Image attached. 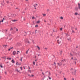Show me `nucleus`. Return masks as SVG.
<instances>
[{
	"instance_id": "9",
	"label": "nucleus",
	"mask_w": 80,
	"mask_h": 80,
	"mask_svg": "<svg viewBox=\"0 0 80 80\" xmlns=\"http://www.w3.org/2000/svg\"><path fill=\"white\" fill-rule=\"evenodd\" d=\"M78 7L79 9H80V3H78Z\"/></svg>"
},
{
	"instance_id": "4",
	"label": "nucleus",
	"mask_w": 80,
	"mask_h": 80,
	"mask_svg": "<svg viewBox=\"0 0 80 80\" xmlns=\"http://www.w3.org/2000/svg\"><path fill=\"white\" fill-rule=\"evenodd\" d=\"M11 62L12 63H15V61H14V60L12 59V61Z\"/></svg>"
},
{
	"instance_id": "12",
	"label": "nucleus",
	"mask_w": 80,
	"mask_h": 80,
	"mask_svg": "<svg viewBox=\"0 0 80 80\" xmlns=\"http://www.w3.org/2000/svg\"><path fill=\"white\" fill-rule=\"evenodd\" d=\"M7 60H11V59H12V58H7Z\"/></svg>"
},
{
	"instance_id": "3",
	"label": "nucleus",
	"mask_w": 80,
	"mask_h": 80,
	"mask_svg": "<svg viewBox=\"0 0 80 80\" xmlns=\"http://www.w3.org/2000/svg\"><path fill=\"white\" fill-rule=\"evenodd\" d=\"M57 42L58 43V44H60V43H61V41H60L59 40H58L57 41Z\"/></svg>"
},
{
	"instance_id": "49",
	"label": "nucleus",
	"mask_w": 80,
	"mask_h": 80,
	"mask_svg": "<svg viewBox=\"0 0 80 80\" xmlns=\"http://www.w3.org/2000/svg\"><path fill=\"white\" fill-rule=\"evenodd\" d=\"M47 48H45V50H47Z\"/></svg>"
},
{
	"instance_id": "7",
	"label": "nucleus",
	"mask_w": 80,
	"mask_h": 80,
	"mask_svg": "<svg viewBox=\"0 0 80 80\" xmlns=\"http://www.w3.org/2000/svg\"><path fill=\"white\" fill-rule=\"evenodd\" d=\"M18 62H17L16 64L17 65H21V64L20 63V64L18 63Z\"/></svg>"
},
{
	"instance_id": "17",
	"label": "nucleus",
	"mask_w": 80,
	"mask_h": 80,
	"mask_svg": "<svg viewBox=\"0 0 80 80\" xmlns=\"http://www.w3.org/2000/svg\"><path fill=\"white\" fill-rule=\"evenodd\" d=\"M75 15H78V13H77V12L75 13Z\"/></svg>"
},
{
	"instance_id": "52",
	"label": "nucleus",
	"mask_w": 80,
	"mask_h": 80,
	"mask_svg": "<svg viewBox=\"0 0 80 80\" xmlns=\"http://www.w3.org/2000/svg\"><path fill=\"white\" fill-rule=\"evenodd\" d=\"M72 60H73V57H72V58H71V60H72Z\"/></svg>"
},
{
	"instance_id": "43",
	"label": "nucleus",
	"mask_w": 80,
	"mask_h": 80,
	"mask_svg": "<svg viewBox=\"0 0 80 80\" xmlns=\"http://www.w3.org/2000/svg\"><path fill=\"white\" fill-rule=\"evenodd\" d=\"M21 70H22V67H20Z\"/></svg>"
},
{
	"instance_id": "10",
	"label": "nucleus",
	"mask_w": 80,
	"mask_h": 80,
	"mask_svg": "<svg viewBox=\"0 0 80 80\" xmlns=\"http://www.w3.org/2000/svg\"><path fill=\"white\" fill-rule=\"evenodd\" d=\"M73 60H77V59L76 58H74L73 59Z\"/></svg>"
},
{
	"instance_id": "21",
	"label": "nucleus",
	"mask_w": 80,
	"mask_h": 80,
	"mask_svg": "<svg viewBox=\"0 0 80 80\" xmlns=\"http://www.w3.org/2000/svg\"><path fill=\"white\" fill-rule=\"evenodd\" d=\"M48 78H49V80H51V79H52V78H50L49 76H48Z\"/></svg>"
},
{
	"instance_id": "63",
	"label": "nucleus",
	"mask_w": 80,
	"mask_h": 80,
	"mask_svg": "<svg viewBox=\"0 0 80 80\" xmlns=\"http://www.w3.org/2000/svg\"><path fill=\"white\" fill-rule=\"evenodd\" d=\"M37 6L38 5V4H35Z\"/></svg>"
},
{
	"instance_id": "48",
	"label": "nucleus",
	"mask_w": 80,
	"mask_h": 80,
	"mask_svg": "<svg viewBox=\"0 0 80 80\" xmlns=\"http://www.w3.org/2000/svg\"><path fill=\"white\" fill-rule=\"evenodd\" d=\"M60 30L61 31H62V28H60Z\"/></svg>"
},
{
	"instance_id": "57",
	"label": "nucleus",
	"mask_w": 80,
	"mask_h": 80,
	"mask_svg": "<svg viewBox=\"0 0 80 80\" xmlns=\"http://www.w3.org/2000/svg\"><path fill=\"white\" fill-rule=\"evenodd\" d=\"M10 48L9 49H8V51H10Z\"/></svg>"
},
{
	"instance_id": "54",
	"label": "nucleus",
	"mask_w": 80,
	"mask_h": 80,
	"mask_svg": "<svg viewBox=\"0 0 80 80\" xmlns=\"http://www.w3.org/2000/svg\"><path fill=\"white\" fill-rule=\"evenodd\" d=\"M42 74H43V75H44V73H43V72H42Z\"/></svg>"
},
{
	"instance_id": "33",
	"label": "nucleus",
	"mask_w": 80,
	"mask_h": 80,
	"mask_svg": "<svg viewBox=\"0 0 80 80\" xmlns=\"http://www.w3.org/2000/svg\"><path fill=\"white\" fill-rule=\"evenodd\" d=\"M28 50H29V49H28V51L26 52V53H28Z\"/></svg>"
},
{
	"instance_id": "51",
	"label": "nucleus",
	"mask_w": 80,
	"mask_h": 80,
	"mask_svg": "<svg viewBox=\"0 0 80 80\" xmlns=\"http://www.w3.org/2000/svg\"><path fill=\"white\" fill-rule=\"evenodd\" d=\"M3 22V20H2V21H1V22Z\"/></svg>"
},
{
	"instance_id": "47",
	"label": "nucleus",
	"mask_w": 80,
	"mask_h": 80,
	"mask_svg": "<svg viewBox=\"0 0 80 80\" xmlns=\"http://www.w3.org/2000/svg\"><path fill=\"white\" fill-rule=\"evenodd\" d=\"M64 80H67V79L65 78H64Z\"/></svg>"
},
{
	"instance_id": "25",
	"label": "nucleus",
	"mask_w": 80,
	"mask_h": 80,
	"mask_svg": "<svg viewBox=\"0 0 80 80\" xmlns=\"http://www.w3.org/2000/svg\"><path fill=\"white\" fill-rule=\"evenodd\" d=\"M74 72V75H75L76 73V70H75Z\"/></svg>"
},
{
	"instance_id": "38",
	"label": "nucleus",
	"mask_w": 80,
	"mask_h": 80,
	"mask_svg": "<svg viewBox=\"0 0 80 80\" xmlns=\"http://www.w3.org/2000/svg\"><path fill=\"white\" fill-rule=\"evenodd\" d=\"M65 65H67V64L65 63V64H63V66H65Z\"/></svg>"
},
{
	"instance_id": "23",
	"label": "nucleus",
	"mask_w": 80,
	"mask_h": 80,
	"mask_svg": "<svg viewBox=\"0 0 80 80\" xmlns=\"http://www.w3.org/2000/svg\"><path fill=\"white\" fill-rule=\"evenodd\" d=\"M28 72H30V73H32V72H31V71L30 70H28Z\"/></svg>"
},
{
	"instance_id": "62",
	"label": "nucleus",
	"mask_w": 80,
	"mask_h": 80,
	"mask_svg": "<svg viewBox=\"0 0 80 80\" xmlns=\"http://www.w3.org/2000/svg\"><path fill=\"white\" fill-rule=\"evenodd\" d=\"M53 32H55V30H54V29H53Z\"/></svg>"
},
{
	"instance_id": "19",
	"label": "nucleus",
	"mask_w": 80,
	"mask_h": 80,
	"mask_svg": "<svg viewBox=\"0 0 80 80\" xmlns=\"http://www.w3.org/2000/svg\"><path fill=\"white\" fill-rule=\"evenodd\" d=\"M68 39V40L69 41H70V40H71V38H68V39Z\"/></svg>"
},
{
	"instance_id": "41",
	"label": "nucleus",
	"mask_w": 80,
	"mask_h": 80,
	"mask_svg": "<svg viewBox=\"0 0 80 80\" xmlns=\"http://www.w3.org/2000/svg\"><path fill=\"white\" fill-rule=\"evenodd\" d=\"M13 48V47H12V48H10L11 50V49H12Z\"/></svg>"
},
{
	"instance_id": "56",
	"label": "nucleus",
	"mask_w": 80,
	"mask_h": 80,
	"mask_svg": "<svg viewBox=\"0 0 80 80\" xmlns=\"http://www.w3.org/2000/svg\"><path fill=\"white\" fill-rule=\"evenodd\" d=\"M38 32L39 33H40V31H38Z\"/></svg>"
},
{
	"instance_id": "2",
	"label": "nucleus",
	"mask_w": 80,
	"mask_h": 80,
	"mask_svg": "<svg viewBox=\"0 0 80 80\" xmlns=\"http://www.w3.org/2000/svg\"><path fill=\"white\" fill-rule=\"evenodd\" d=\"M16 54V51H14L12 53V55H15V54Z\"/></svg>"
},
{
	"instance_id": "39",
	"label": "nucleus",
	"mask_w": 80,
	"mask_h": 80,
	"mask_svg": "<svg viewBox=\"0 0 80 80\" xmlns=\"http://www.w3.org/2000/svg\"><path fill=\"white\" fill-rule=\"evenodd\" d=\"M14 17H15L17 15L15 14H13Z\"/></svg>"
},
{
	"instance_id": "42",
	"label": "nucleus",
	"mask_w": 80,
	"mask_h": 80,
	"mask_svg": "<svg viewBox=\"0 0 80 80\" xmlns=\"http://www.w3.org/2000/svg\"><path fill=\"white\" fill-rule=\"evenodd\" d=\"M12 30H13V28H11L10 29V30H11V31H12Z\"/></svg>"
},
{
	"instance_id": "16",
	"label": "nucleus",
	"mask_w": 80,
	"mask_h": 80,
	"mask_svg": "<svg viewBox=\"0 0 80 80\" xmlns=\"http://www.w3.org/2000/svg\"><path fill=\"white\" fill-rule=\"evenodd\" d=\"M37 23H40V21H37Z\"/></svg>"
},
{
	"instance_id": "58",
	"label": "nucleus",
	"mask_w": 80,
	"mask_h": 80,
	"mask_svg": "<svg viewBox=\"0 0 80 80\" xmlns=\"http://www.w3.org/2000/svg\"><path fill=\"white\" fill-rule=\"evenodd\" d=\"M24 18L23 20H24V21H25V18Z\"/></svg>"
},
{
	"instance_id": "24",
	"label": "nucleus",
	"mask_w": 80,
	"mask_h": 80,
	"mask_svg": "<svg viewBox=\"0 0 80 80\" xmlns=\"http://www.w3.org/2000/svg\"><path fill=\"white\" fill-rule=\"evenodd\" d=\"M33 64H34V65H35V62H33Z\"/></svg>"
},
{
	"instance_id": "37",
	"label": "nucleus",
	"mask_w": 80,
	"mask_h": 80,
	"mask_svg": "<svg viewBox=\"0 0 80 80\" xmlns=\"http://www.w3.org/2000/svg\"><path fill=\"white\" fill-rule=\"evenodd\" d=\"M35 27H38V25H36L35 26Z\"/></svg>"
},
{
	"instance_id": "61",
	"label": "nucleus",
	"mask_w": 80,
	"mask_h": 80,
	"mask_svg": "<svg viewBox=\"0 0 80 80\" xmlns=\"http://www.w3.org/2000/svg\"><path fill=\"white\" fill-rule=\"evenodd\" d=\"M29 69H30V67L28 66Z\"/></svg>"
},
{
	"instance_id": "50",
	"label": "nucleus",
	"mask_w": 80,
	"mask_h": 80,
	"mask_svg": "<svg viewBox=\"0 0 80 80\" xmlns=\"http://www.w3.org/2000/svg\"><path fill=\"white\" fill-rule=\"evenodd\" d=\"M70 54L71 55V56H73V55L71 53H70Z\"/></svg>"
},
{
	"instance_id": "36",
	"label": "nucleus",
	"mask_w": 80,
	"mask_h": 80,
	"mask_svg": "<svg viewBox=\"0 0 80 80\" xmlns=\"http://www.w3.org/2000/svg\"><path fill=\"white\" fill-rule=\"evenodd\" d=\"M16 32H18V29H16Z\"/></svg>"
},
{
	"instance_id": "45",
	"label": "nucleus",
	"mask_w": 80,
	"mask_h": 80,
	"mask_svg": "<svg viewBox=\"0 0 80 80\" xmlns=\"http://www.w3.org/2000/svg\"><path fill=\"white\" fill-rule=\"evenodd\" d=\"M34 18H35L33 17L32 18V19H34Z\"/></svg>"
},
{
	"instance_id": "46",
	"label": "nucleus",
	"mask_w": 80,
	"mask_h": 80,
	"mask_svg": "<svg viewBox=\"0 0 80 80\" xmlns=\"http://www.w3.org/2000/svg\"><path fill=\"white\" fill-rule=\"evenodd\" d=\"M33 6H34V8L36 7V6H35V5H33Z\"/></svg>"
},
{
	"instance_id": "60",
	"label": "nucleus",
	"mask_w": 80,
	"mask_h": 80,
	"mask_svg": "<svg viewBox=\"0 0 80 80\" xmlns=\"http://www.w3.org/2000/svg\"><path fill=\"white\" fill-rule=\"evenodd\" d=\"M49 75H51V74H50V72H49Z\"/></svg>"
},
{
	"instance_id": "13",
	"label": "nucleus",
	"mask_w": 80,
	"mask_h": 80,
	"mask_svg": "<svg viewBox=\"0 0 80 80\" xmlns=\"http://www.w3.org/2000/svg\"><path fill=\"white\" fill-rule=\"evenodd\" d=\"M23 57H22L21 58V59H20V61H22V58H23Z\"/></svg>"
},
{
	"instance_id": "14",
	"label": "nucleus",
	"mask_w": 80,
	"mask_h": 80,
	"mask_svg": "<svg viewBox=\"0 0 80 80\" xmlns=\"http://www.w3.org/2000/svg\"><path fill=\"white\" fill-rule=\"evenodd\" d=\"M65 34H66V35L67 37H68V36H69V35H68V33H66Z\"/></svg>"
},
{
	"instance_id": "53",
	"label": "nucleus",
	"mask_w": 80,
	"mask_h": 80,
	"mask_svg": "<svg viewBox=\"0 0 80 80\" xmlns=\"http://www.w3.org/2000/svg\"><path fill=\"white\" fill-rule=\"evenodd\" d=\"M27 42L28 43H30V42L29 41H28Z\"/></svg>"
},
{
	"instance_id": "20",
	"label": "nucleus",
	"mask_w": 80,
	"mask_h": 80,
	"mask_svg": "<svg viewBox=\"0 0 80 80\" xmlns=\"http://www.w3.org/2000/svg\"><path fill=\"white\" fill-rule=\"evenodd\" d=\"M60 18L61 19H62V20H63V18L62 17H60Z\"/></svg>"
},
{
	"instance_id": "18",
	"label": "nucleus",
	"mask_w": 80,
	"mask_h": 80,
	"mask_svg": "<svg viewBox=\"0 0 80 80\" xmlns=\"http://www.w3.org/2000/svg\"><path fill=\"white\" fill-rule=\"evenodd\" d=\"M72 32L73 33H75V31L73 30H72Z\"/></svg>"
},
{
	"instance_id": "15",
	"label": "nucleus",
	"mask_w": 80,
	"mask_h": 80,
	"mask_svg": "<svg viewBox=\"0 0 80 80\" xmlns=\"http://www.w3.org/2000/svg\"><path fill=\"white\" fill-rule=\"evenodd\" d=\"M71 30H73V29L74 28V27L72 26L71 27Z\"/></svg>"
},
{
	"instance_id": "34",
	"label": "nucleus",
	"mask_w": 80,
	"mask_h": 80,
	"mask_svg": "<svg viewBox=\"0 0 80 80\" xmlns=\"http://www.w3.org/2000/svg\"><path fill=\"white\" fill-rule=\"evenodd\" d=\"M0 67H1V68H3V66H2V65H0Z\"/></svg>"
},
{
	"instance_id": "55",
	"label": "nucleus",
	"mask_w": 80,
	"mask_h": 80,
	"mask_svg": "<svg viewBox=\"0 0 80 80\" xmlns=\"http://www.w3.org/2000/svg\"><path fill=\"white\" fill-rule=\"evenodd\" d=\"M50 11V10H49V9H48V10H47L48 12V11Z\"/></svg>"
},
{
	"instance_id": "22",
	"label": "nucleus",
	"mask_w": 80,
	"mask_h": 80,
	"mask_svg": "<svg viewBox=\"0 0 80 80\" xmlns=\"http://www.w3.org/2000/svg\"><path fill=\"white\" fill-rule=\"evenodd\" d=\"M62 52H63V51H61L60 52V55L62 54Z\"/></svg>"
},
{
	"instance_id": "30",
	"label": "nucleus",
	"mask_w": 80,
	"mask_h": 80,
	"mask_svg": "<svg viewBox=\"0 0 80 80\" xmlns=\"http://www.w3.org/2000/svg\"><path fill=\"white\" fill-rule=\"evenodd\" d=\"M12 17H14L13 14H12L11 15Z\"/></svg>"
},
{
	"instance_id": "35",
	"label": "nucleus",
	"mask_w": 80,
	"mask_h": 80,
	"mask_svg": "<svg viewBox=\"0 0 80 80\" xmlns=\"http://www.w3.org/2000/svg\"><path fill=\"white\" fill-rule=\"evenodd\" d=\"M37 30H36L35 31V33H37V32H37Z\"/></svg>"
},
{
	"instance_id": "31",
	"label": "nucleus",
	"mask_w": 80,
	"mask_h": 80,
	"mask_svg": "<svg viewBox=\"0 0 80 80\" xmlns=\"http://www.w3.org/2000/svg\"><path fill=\"white\" fill-rule=\"evenodd\" d=\"M18 45H20V43H18Z\"/></svg>"
},
{
	"instance_id": "64",
	"label": "nucleus",
	"mask_w": 80,
	"mask_h": 80,
	"mask_svg": "<svg viewBox=\"0 0 80 80\" xmlns=\"http://www.w3.org/2000/svg\"><path fill=\"white\" fill-rule=\"evenodd\" d=\"M72 80H74V78H72Z\"/></svg>"
},
{
	"instance_id": "32",
	"label": "nucleus",
	"mask_w": 80,
	"mask_h": 80,
	"mask_svg": "<svg viewBox=\"0 0 80 80\" xmlns=\"http://www.w3.org/2000/svg\"><path fill=\"white\" fill-rule=\"evenodd\" d=\"M11 36H12V35L11 34H9V36L10 37Z\"/></svg>"
},
{
	"instance_id": "5",
	"label": "nucleus",
	"mask_w": 80,
	"mask_h": 80,
	"mask_svg": "<svg viewBox=\"0 0 80 80\" xmlns=\"http://www.w3.org/2000/svg\"><path fill=\"white\" fill-rule=\"evenodd\" d=\"M7 45H3V47L4 48H6V47H7Z\"/></svg>"
},
{
	"instance_id": "44",
	"label": "nucleus",
	"mask_w": 80,
	"mask_h": 80,
	"mask_svg": "<svg viewBox=\"0 0 80 80\" xmlns=\"http://www.w3.org/2000/svg\"><path fill=\"white\" fill-rule=\"evenodd\" d=\"M6 2L7 3H8L9 2L8 1H7Z\"/></svg>"
},
{
	"instance_id": "59",
	"label": "nucleus",
	"mask_w": 80,
	"mask_h": 80,
	"mask_svg": "<svg viewBox=\"0 0 80 80\" xmlns=\"http://www.w3.org/2000/svg\"><path fill=\"white\" fill-rule=\"evenodd\" d=\"M17 52H18V53H20V52L19 51H17Z\"/></svg>"
},
{
	"instance_id": "6",
	"label": "nucleus",
	"mask_w": 80,
	"mask_h": 80,
	"mask_svg": "<svg viewBox=\"0 0 80 80\" xmlns=\"http://www.w3.org/2000/svg\"><path fill=\"white\" fill-rule=\"evenodd\" d=\"M66 62V61H65V59H63L62 60H61V62Z\"/></svg>"
},
{
	"instance_id": "11",
	"label": "nucleus",
	"mask_w": 80,
	"mask_h": 80,
	"mask_svg": "<svg viewBox=\"0 0 80 80\" xmlns=\"http://www.w3.org/2000/svg\"><path fill=\"white\" fill-rule=\"evenodd\" d=\"M17 21V20H12V22H15Z\"/></svg>"
},
{
	"instance_id": "26",
	"label": "nucleus",
	"mask_w": 80,
	"mask_h": 80,
	"mask_svg": "<svg viewBox=\"0 0 80 80\" xmlns=\"http://www.w3.org/2000/svg\"><path fill=\"white\" fill-rule=\"evenodd\" d=\"M76 10H78V8H75Z\"/></svg>"
},
{
	"instance_id": "1",
	"label": "nucleus",
	"mask_w": 80,
	"mask_h": 80,
	"mask_svg": "<svg viewBox=\"0 0 80 80\" xmlns=\"http://www.w3.org/2000/svg\"><path fill=\"white\" fill-rule=\"evenodd\" d=\"M57 64H58V65L59 66V67H61V66L62 65V62L58 63H57Z\"/></svg>"
},
{
	"instance_id": "27",
	"label": "nucleus",
	"mask_w": 80,
	"mask_h": 80,
	"mask_svg": "<svg viewBox=\"0 0 80 80\" xmlns=\"http://www.w3.org/2000/svg\"><path fill=\"white\" fill-rule=\"evenodd\" d=\"M38 50H40V47L38 46Z\"/></svg>"
},
{
	"instance_id": "29",
	"label": "nucleus",
	"mask_w": 80,
	"mask_h": 80,
	"mask_svg": "<svg viewBox=\"0 0 80 80\" xmlns=\"http://www.w3.org/2000/svg\"><path fill=\"white\" fill-rule=\"evenodd\" d=\"M5 17H5V16L4 17V18H3V20H6V18H5Z\"/></svg>"
},
{
	"instance_id": "28",
	"label": "nucleus",
	"mask_w": 80,
	"mask_h": 80,
	"mask_svg": "<svg viewBox=\"0 0 80 80\" xmlns=\"http://www.w3.org/2000/svg\"><path fill=\"white\" fill-rule=\"evenodd\" d=\"M54 66H56V63H55V62H54Z\"/></svg>"
},
{
	"instance_id": "40",
	"label": "nucleus",
	"mask_w": 80,
	"mask_h": 80,
	"mask_svg": "<svg viewBox=\"0 0 80 80\" xmlns=\"http://www.w3.org/2000/svg\"><path fill=\"white\" fill-rule=\"evenodd\" d=\"M42 15L43 16H45V15H46V14H42Z\"/></svg>"
},
{
	"instance_id": "8",
	"label": "nucleus",
	"mask_w": 80,
	"mask_h": 80,
	"mask_svg": "<svg viewBox=\"0 0 80 80\" xmlns=\"http://www.w3.org/2000/svg\"><path fill=\"white\" fill-rule=\"evenodd\" d=\"M16 71H17V72H20L19 71H18V69H16Z\"/></svg>"
}]
</instances>
